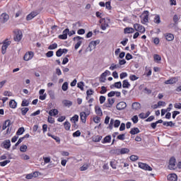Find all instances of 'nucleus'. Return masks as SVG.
Masks as SVG:
<instances>
[{"label": "nucleus", "mask_w": 181, "mask_h": 181, "mask_svg": "<svg viewBox=\"0 0 181 181\" xmlns=\"http://www.w3.org/2000/svg\"><path fill=\"white\" fill-rule=\"evenodd\" d=\"M168 168L170 170H176V169H177V167L176 166V158H175V157L170 159Z\"/></svg>", "instance_id": "obj_1"}, {"label": "nucleus", "mask_w": 181, "mask_h": 181, "mask_svg": "<svg viewBox=\"0 0 181 181\" xmlns=\"http://www.w3.org/2000/svg\"><path fill=\"white\" fill-rule=\"evenodd\" d=\"M9 46H11V41L8 40V39L5 40L3 42V45L1 47L2 54H5V53H6V49L8 47H9Z\"/></svg>", "instance_id": "obj_2"}, {"label": "nucleus", "mask_w": 181, "mask_h": 181, "mask_svg": "<svg viewBox=\"0 0 181 181\" xmlns=\"http://www.w3.org/2000/svg\"><path fill=\"white\" fill-rule=\"evenodd\" d=\"M112 125H114L115 128H118L119 125H121V121L114 119H110V122L109 124V129H112Z\"/></svg>", "instance_id": "obj_3"}, {"label": "nucleus", "mask_w": 181, "mask_h": 181, "mask_svg": "<svg viewBox=\"0 0 181 181\" xmlns=\"http://www.w3.org/2000/svg\"><path fill=\"white\" fill-rule=\"evenodd\" d=\"M90 115V110H87L86 112H81L80 113V118L83 124H86V121H87V117Z\"/></svg>", "instance_id": "obj_4"}, {"label": "nucleus", "mask_w": 181, "mask_h": 181, "mask_svg": "<svg viewBox=\"0 0 181 181\" xmlns=\"http://www.w3.org/2000/svg\"><path fill=\"white\" fill-rule=\"evenodd\" d=\"M142 20H141V23L143 25H145V23H148L149 22V11H144L143 14H142Z\"/></svg>", "instance_id": "obj_5"}, {"label": "nucleus", "mask_w": 181, "mask_h": 181, "mask_svg": "<svg viewBox=\"0 0 181 181\" xmlns=\"http://www.w3.org/2000/svg\"><path fill=\"white\" fill-rule=\"evenodd\" d=\"M134 28L136 32H140V33H145V27H144L141 24L135 23L134 25Z\"/></svg>", "instance_id": "obj_6"}, {"label": "nucleus", "mask_w": 181, "mask_h": 181, "mask_svg": "<svg viewBox=\"0 0 181 181\" xmlns=\"http://www.w3.org/2000/svg\"><path fill=\"white\" fill-rule=\"evenodd\" d=\"M83 39L84 38L80 36H76L74 37V40H77V43L74 46L75 50H77V49H78V47L81 46V43H83V41H81V40Z\"/></svg>", "instance_id": "obj_7"}, {"label": "nucleus", "mask_w": 181, "mask_h": 181, "mask_svg": "<svg viewBox=\"0 0 181 181\" xmlns=\"http://www.w3.org/2000/svg\"><path fill=\"white\" fill-rule=\"evenodd\" d=\"M9 21V15L6 13H3L0 16V22L1 23H6Z\"/></svg>", "instance_id": "obj_8"}, {"label": "nucleus", "mask_w": 181, "mask_h": 181, "mask_svg": "<svg viewBox=\"0 0 181 181\" xmlns=\"http://www.w3.org/2000/svg\"><path fill=\"white\" fill-rule=\"evenodd\" d=\"M139 168L143 169V170H148V172H151L152 170V168L149 165L144 163H139Z\"/></svg>", "instance_id": "obj_9"}, {"label": "nucleus", "mask_w": 181, "mask_h": 181, "mask_svg": "<svg viewBox=\"0 0 181 181\" xmlns=\"http://www.w3.org/2000/svg\"><path fill=\"white\" fill-rule=\"evenodd\" d=\"M34 56L35 54L33 53V52H28L25 54L23 57V60H25V62H29V60H32V59H33Z\"/></svg>", "instance_id": "obj_10"}, {"label": "nucleus", "mask_w": 181, "mask_h": 181, "mask_svg": "<svg viewBox=\"0 0 181 181\" xmlns=\"http://www.w3.org/2000/svg\"><path fill=\"white\" fill-rule=\"evenodd\" d=\"M22 37H23V34L21 30H18L16 33V37H14L15 42H21L22 40Z\"/></svg>", "instance_id": "obj_11"}, {"label": "nucleus", "mask_w": 181, "mask_h": 181, "mask_svg": "<svg viewBox=\"0 0 181 181\" xmlns=\"http://www.w3.org/2000/svg\"><path fill=\"white\" fill-rule=\"evenodd\" d=\"M117 110L119 111H121L122 110H125L127 108V103L125 102H119L117 105H116Z\"/></svg>", "instance_id": "obj_12"}, {"label": "nucleus", "mask_w": 181, "mask_h": 181, "mask_svg": "<svg viewBox=\"0 0 181 181\" xmlns=\"http://www.w3.org/2000/svg\"><path fill=\"white\" fill-rule=\"evenodd\" d=\"M2 148H4V149H9L11 148V140L6 139L1 144Z\"/></svg>", "instance_id": "obj_13"}, {"label": "nucleus", "mask_w": 181, "mask_h": 181, "mask_svg": "<svg viewBox=\"0 0 181 181\" xmlns=\"http://www.w3.org/2000/svg\"><path fill=\"white\" fill-rule=\"evenodd\" d=\"M38 13L37 11H32L30 14L26 16V21H32L33 18L37 16Z\"/></svg>", "instance_id": "obj_14"}, {"label": "nucleus", "mask_w": 181, "mask_h": 181, "mask_svg": "<svg viewBox=\"0 0 181 181\" xmlns=\"http://www.w3.org/2000/svg\"><path fill=\"white\" fill-rule=\"evenodd\" d=\"M100 23H102L100 27L102 30H105L108 28V23H105V18L100 19Z\"/></svg>", "instance_id": "obj_15"}, {"label": "nucleus", "mask_w": 181, "mask_h": 181, "mask_svg": "<svg viewBox=\"0 0 181 181\" xmlns=\"http://www.w3.org/2000/svg\"><path fill=\"white\" fill-rule=\"evenodd\" d=\"M168 180L177 181V175L175 173L170 174V175H168Z\"/></svg>", "instance_id": "obj_16"}, {"label": "nucleus", "mask_w": 181, "mask_h": 181, "mask_svg": "<svg viewBox=\"0 0 181 181\" xmlns=\"http://www.w3.org/2000/svg\"><path fill=\"white\" fill-rule=\"evenodd\" d=\"M165 37L168 42H172V40L175 39V35H173L172 33H166L165 34Z\"/></svg>", "instance_id": "obj_17"}, {"label": "nucleus", "mask_w": 181, "mask_h": 181, "mask_svg": "<svg viewBox=\"0 0 181 181\" xmlns=\"http://www.w3.org/2000/svg\"><path fill=\"white\" fill-rule=\"evenodd\" d=\"M95 112L99 117H103V110H101V107H100V106L95 107Z\"/></svg>", "instance_id": "obj_18"}, {"label": "nucleus", "mask_w": 181, "mask_h": 181, "mask_svg": "<svg viewBox=\"0 0 181 181\" xmlns=\"http://www.w3.org/2000/svg\"><path fill=\"white\" fill-rule=\"evenodd\" d=\"M177 82V78H171L170 79H168L165 81L164 83L165 84H175Z\"/></svg>", "instance_id": "obj_19"}, {"label": "nucleus", "mask_w": 181, "mask_h": 181, "mask_svg": "<svg viewBox=\"0 0 181 181\" xmlns=\"http://www.w3.org/2000/svg\"><path fill=\"white\" fill-rule=\"evenodd\" d=\"M139 132H141L139 129L138 127H134L131 129L129 134H131V135H136V134H139Z\"/></svg>", "instance_id": "obj_20"}, {"label": "nucleus", "mask_w": 181, "mask_h": 181, "mask_svg": "<svg viewBox=\"0 0 181 181\" xmlns=\"http://www.w3.org/2000/svg\"><path fill=\"white\" fill-rule=\"evenodd\" d=\"M158 124H163V120L162 119H159L158 121H156V122H153L151 124V127L153 129H156V126L158 125Z\"/></svg>", "instance_id": "obj_21"}, {"label": "nucleus", "mask_w": 181, "mask_h": 181, "mask_svg": "<svg viewBox=\"0 0 181 181\" xmlns=\"http://www.w3.org/2000/svg\"><path fill=\"white\" fill-rule=\"evenodd\" d=\"M8 127H11V121L9 119L6 120L3 124L2 131H5Z\"/></svg>", "instance_id": "obj_22"}, {"label": "nucleus", "mask_w": 181, "mask_h": 181, "mask_svg": "<svg viewBox=\"0 0 181 181\" xmlns=\"http://www.w3.org/2000/svg\"><path fill=\"white\" fill-rule=\"evenodd\" d=\"M57 114H59V110H57V109H52L49 112V115L50 117H56Z\"/></svg>", "instance_id": "obj_23"}, {"label": "nucleus", "mask_w": 181, "mask_h": 181, "mask_svg": "<svg viewBox=\"0 0 181 181\" xmlns=\"http://www.w3.org/2000/svg\"><path fill=\"white\" fill-rule=\"evenodd\" d=\"M8 105L10 108L15 109L18 106V103H16V101H15V100H10Z\"/></svg>", "instance_id": "obj_24"}, {"label": "nucleus", "mask_w": 181, "mask_h": 181, "mask_svg": "<svg viewBox=\"0 0 181 181\" xmlns=\"http://www.w3.org/2000/svg\"><path fill=\"white\" fill-rule=\"evenodd\" d=\"M132 109L136 110H141V103L138 102L133 103Z\"/></svg>", "instance_id": "obj_25"}, {"label": "nucleus", "mask_w": 181, "mask_h": 181, "mask_svg": "<svg viewBox=\"0 0 181 181\" xmlns=\"http://www.w3.org/2000/svg\"><path fill=\"white\" fill-rule=\"evenodd\" d=\"M122 87L123 88H129V87H131V83H129L128 80L125 79L122 81Z\"/></svg>", "instance_id": "obj_26"}, {"label": "nucleus", "mask_w": 181, "mask_h": 181, "mask_svg": "<svg viewBox=\"0 0 181 181\" xmlns=\"http://www.w3.org/2000/svg\"><path fill=\"white\" fill-rule=\"evenodd\" d=\"M111 142V135L106 136L102 141V144H110Z\"/></svg>", "instance_id": "obj_27"}, {"label": "nucleus", "mask_w": 181, "mask_h": 181, "mask_svg": "<svg viewBox=\"0 0 181 181\" xmlns=\"http://www.w3.org/2000/svg\"><path fill=\"white\" fill-rule=\"evenodd\" d=\"M97 45H100V40H96L95 41H91L89 43V47H95Z\"/></svg>", "instance_id": "obj_28"}, {"label": "nucleus", "mask_w": 181, "mask_h": 181, "mask_svg": "<svg viewBox=\"0 0 181 181\" xmlns=\"http://www.w3.org/2000/svg\"><path fill=\"white\" fill-rule=\"evenodd\" d=\"M114 87H115V88H121L122 87V83L121 81L115 82L114 85L110 86V88H114Z\"/></svg>", "instance_id": "obj_29"}, {"label": "nucleus", "mask_w": 181, "mask_h": 181, "mask_svg": "<svg viewBox=\"0 0 181 181\" xmlns=\"http://www.w3.org/2000/svg\"><path fill=\"white\" fill-rule=\"evenodd\" d=\"M154 23H156L157 25H159L160 23V16L156 14L155 17L153 18Z\"/></svg>", "instance_id": "obj_30"}, {"label": "nucleus", "mask_w": 181, "mask_h": 181, "mask_svg": "<svg viewBox=\"0 0 181 181\" xmlns=\"http://www.w3.org/2000/svg\"><path fill=\"white\" fill-rule=\"evenodd\" d=\"M124 32L125 34L134 33L135 32V30H134V28H125Z\"/></svg>", "instance_id": "obj_31"}, {"label": "nucleus", "mask_w": 181, "mask_h": 181, "mask_svg": "<svg viewBox=\"0 0 181 181\" xmlns=\"http://www.w3.org/2000/svg\"><path fill=\"white\" fill-rule=\"evenodd\" d=\"M163 125H164V127H175V123H173V122H172V121L163 122Z\"/></svg>", "instance_id": "obj_32"}, {"label": "nucleus", "mask_w": 181, "mask_h": 181, "mask_svg": "<svg viewBox=\"0 0 181 181\" xmlns=\"http://www.w3.org/2000/svg\"><path fill=\"white\" fill-rule=\"evenodd\" d=\"M125 153H129V150L127 148H120V155H125Z\"/></svg>", "instance_id": "obj_33"}, {"label": "nucleus", "mask_w": 181, "mask_h": 181, "mask_svg": "<svg viewBox=\"0 0 181 181\" xmlns=\"http://www.w3.org/2000/svg\"><path fill=\"white\" fill-rule=\"evenodd\" d=\"M23 132H25L24 127H20L18 131L16 132V135L19 136V135H23Z\"/></svg>", "instance_id": "obj_34"}, {"label": "nucleus", "mask_w": 181, "mask_h": 181, "mask_svg": "<svg viewBox=\"0 0 181 181\" xmlns=\"http://www.w3.org/2000/svg\"><path fill=\"white\" fill-rule=\"evenodd\" d=\"M64 127L66 131H70V127H71V124H70V122L66 121L64 123Z\"/></svg>", "instance_id": "obj_35"}, {"label": "nucleus", "mask_w": 181, "mask_h": 181, "mask_svg": "<svg viewBox=\"0 0 181 181\" xmlns=\"http://www.w3.org/2000/svg\"><path fill=\"white\" fill-rule=\"evenodd\" d=\"M48 136H51V138H52L53 139H54V141H56V142H60V137L57 136H54V135H52L51 134L48 133L47 134Z\"/></svg>", "instance_id": "obj_36"}, {"label": "nucleus", "mask_w": 181, "mask_h": 181, "mask_svg": "<svg viewBox=\"0 0 181 181\" xmlns=\"http://www.w3.org/2000/svg\"><path fill=\"white\" fill-rule=\"evenodd\" d=\"M103 139V136H95V137L93 138V142H100Z\"/></svg>", "instance_id": "obj_37"}, {"label": "nucleus", "mask_w": 181, "mask_h": 181, "mask_svg": "<svg viewBox=\"0 0 181 181\" xmlns=\"http://www.w3.org/2000/svg\"><path fill=\"white\" fill-rule=\"evenodd\" d=\"M71 121L74 123L76 124V122H78V115H75L74 117L71 118Z\"/></svg>", "instance_id": "obj_38"}, {"label": "nucleus", "mask_w": 181, "mask_h": 181, "mask_svg": "<svg viewBox=\"0 0 181 181\" xmlns=\"http://www.w3.org/2000/svg\"><path fill=\"white\" fill-rule=\"evenodd\" d=\"M62 88L63 91H67V90H69V83L64 82L62 84Z\"/></svg>", "instance_id": "obj_39"}, {"label": "nucleus", "mask_w": 181, "mask_h": 181, "mask_svg": "<svg viewBox=\"0 0 181 181\" xmlns=\"http://www.w3.org/2000/svg\"><path fill=\"white\" fill-rule=\"evenodd\" d=\"M111 153H113L114 155H121V150L120 148L112 150Z\"/></svg>", "instance_id": "obj_40"}, {"label": "nucleus", "mask_w": 181, "mask_h": 181, "mask_svg": "<svg viewBox=\"0 0 181 181\" xmlns=\"http://www.w3.org/2000/svg\"><path fill=\"white\" fill-rule=\"evenodd\" d=\"M63 103L65 107H71L73 105V102L70 100H64Z\"/></svg>", "instance_id": "obj_41"}, {"label": "nucleus", "mask_w": 181, "mask_h": 181, "mask_svg": "<svg viewBox=\"0 0 181 181\" xmlns=\"http://www.w3.org/2000/svg\"><path fill=\"white\" fill-rule=\"evenodd\" d=\"M54 49H57V43L52 44L48 47V50H54Z\"/></svg>", "instance_id": "obj_42"}, {"label": "nucleus", "mask_w": 181, "mask_h": 181, "mask_svg": "<svg viewBox=\"0 0 181 181\" xmlns=\"http://www.w3.org/2000/svg\"><path fill=\"white\" fill-rule=\"evenodd\" d=\"M28 111H29V107H23V108H21L22 115H26V114L28 113Z\"/></svg>", "instance_id": "obj_43"}, {"label": "nucleus", "mask_w": 181, "mask_h": 181, "mask_svg": "<svg viewBox=\"0 0 181 181\" xmlns=\"http://www.w3.org/2000/svg\"><path fill=\"white\" fill-rule=\"evenodd\" d=\"M8 163H11V160H6L4 161H1L0 162V166H6V165H8Z\"/></svg>", "instance_id": "obj_44"}, {"label": "nucleus", "mask_w": 181, "mask_h": 181, "mask_svg": "<svg viewBox=\"0 0 181 181\" xmlns=\"http://www.w3.org/2000/svg\"><path fill=\"white\" fill-rule=\"evenodd\" d=\"M56 56H57V57H62V56H63V52L62 51V48L59 49L56 52Z\"/></svg>", "instance_id": "obj_45"}, {"label": "nucleus", "mask_w": 181, "mask_h": 181, "mask_svg": "<svg viewBox=\"0 0 181 181\" xmlns=\"http://www.w3.org/2000/svg\"><path fill=\"white\" fill-rule=\"evenodd\" d=\"M21 152H26L28 151V146L26 145H22L20 147Z\"/></svg>", "instance_id": "obj_46"}, {"label": "nucleus", "mask_w": 181, "mask_h": 181, "mask_svg": "<svg viewBox=\"0 0 181 181\" xmlns=\"http://www.w3.org/2000/svg\"><path fill=\"white\" fill-rule=\"evenodd\" d=\"M35 175V177H36V175H37V172L34 173L33 174H28L26 175L25 178L27 179H33V177H34Z\"/></svg>", "instance_id": "obj_47"}, {"label": "nucleus", "mask_w": 181, "mask_h": 181, "mask_svg": "<svg viewBox=\"0 0 181 181\" xmlns=\"http://www.w3.org/2000/svg\"><path fill=\"white\" fill-rule=\"evenodd\" d=\"M118 67H119V65L112 64L109 69L110 70L113 71V70H115V69H118Z\"/></svg>", "instance_id": "obj_48"}, {"label": "nucleus", "mask_w": 181, "mask_h": 181, "mask_svg": "<svg viewBox=\"0 0 181 181\" xmlns=\"http://www.w3.org/2000/svg\"><path fill=\"white\" fill-rule=\"evenodd\" d=\"M78 88H80V90H81V91L84 90V83L83 82H79L77 84Z\"/></svg>", "instance_id": "obj_49"}, {"label": "nucleus", "mask_w": 181, "mask_h": 181, "mask_svg": "<svg viewBox=\"0 0 181 181\" xmlns=\"http://www.w3.org/2000/svg\"><path fill=\"white\" fill-rule=\"evenodd\" d=\"M105 100H106L105 96L104 95L100 96L99 98L100 104H104V103H105Z\"/></svg>", "instance_id": "obj_50"}, {"label": "nucleus", "mask_w": 181, "mask_h": 181, "mask_svg": "<svg viewBox=\"0 0 181 181\" xmlns=\"http://www.w3.org/2000/svg\"><path fill=\"white\" fill-rule=\"evenodd\" d=\"M138 78H139V77L136 76V75L129 76V80H131L132 81H136V80H138Z\"/></svg>", "instance_id": "obj_51"}, {"label": "nucleus", "mask_w": 181, "mask_h": 181, "mask_svg": "<svg viewBox=\"0 0 181 181\" xmlns=\"http://www.w3.org/2000/svg\"><path fill=\"white\" fill-rule=\"evenodd\" d=\"M153 59L156 62H160L162 60V57H160L159 54H154Z\"/></svg>", "instance_id": "obj_52"}, {"label": "nucleus", "mask_w": 181, "mask_h": 181, "mask_svg": "<svg viewBox=\"0 0 181 181\" xmlns=\"http://www.w3.org/2000/svg\"><path fill=\"white\" fill-rule=\"evenodd\" d=\"M4 95H5L6 97H12L13 95L11 91L6 90L4 92Z\"/></svg>", "instance_id": "obj_53"}, {"label": "nucleus", "mask_w": 181, "mask_h": 181, "mask_svg": "<svg viewBox=\"0 0 181 181\" xmlns=\"http://www.w3.org/2000/svg\"><path fill=\"white\" fill-rule=\"evenodd\" d=\"M22 107H28L29 106V102L26 100H23L21 103Z\"/></svg>", "instance_id": "obj_54"}, {"label": "nucleus", "mask_w": 181, "mask_h": 181, "mask_svg": "<svg viewBox=\"0 0 181 181\" xmlns=\"http://www.w3.org/2000/svg\"><path fill=\"white\" fill-rule=\"evenodd\" d=\"M80 135H81V132H80V130H77L76 132L73 133L74 138H76L77 136H80Z\"/></svg>", "instance_id": "obj_55"}, {"label": "nucleus", "mask_w": 181, "mask_h": 181, "mask_svg": "<svg viewBox=\"0 0 181 181\" xmlns=\"http://www.w3.org/2000/svg\"><path fill=\"white\" fill-rule=\"evenodd\" d=\"M139 159V157L138 156L132 155L130 156V160H132L133 162H135V160H138Z\"/></svg>", "instance_id": "obj_56"}, {"label": "nucleus", "mask_w": 181, "mask_h": 181, "mask_svg": "<svg viewBox=\"0 0 181 181\" xmlns=\"http://www.w3.org/2000/svg\"><path fill=\"white\" fill-rule=\"evenodd\" d=\"M119 77L121 80H123V78H125V77H128V74L127 72H122L120 74Z\"/></svg>", "instance_id": "obj_57"}, {"label": "nucleus", "mask_w": 181, "mask_h": 181, "mask_svg": "<svg viewBox=\"0 0 181 181\" xmlns=\"http://www.w3.org/2000/svg\"><path fill=\"white\" fill-rule=\"evenodd\" d=\"M48 95H49L50 98H52V100H54V91L49 90L48 91Z\"/></svg>", "instance_id": "obj_58"}, {"label": "nucleus", "mask_w": 181, "mask_h": 181, "mask_svg": "<svg viewBox=\"0 0 181 181\" xmlns=\"http://www.w3.org/2000/svg\"><path fill=\"white\" fill-rule=\"evenodd\" d=\"M107 103L110 104V105H114V103H115V99L114 98H108Z\"/></svg>", "instance_id": "obj_59"}, {"label": "nucleus", "mask_w": 181, "mask_h": 181, "mask_svg": "<svg viewBox=\"0 0 181 181\" xmlns=\"http://www.w3.org/2000/svg\"><path fill=\"white\" fill-rule=\"evenodd\" d=\"M132 121L134 122V124H138V115H134L132 118Z\"/></svg>", "instance_id": "obj_60"}, {"label": "nucleus", "mask_w": 181, "mask_h": 181, "mask_svg": "<svg viewBox=\"0 0 181 181\" xmlns=\"http://www.w3.org/2000/svg\"><path fill=\"white\" fill-rule=\"evenodd\" d=\"M117 139H119V141H124V139H125V135L124 134H119L117 136Z\"/></svg>", "instance_id": "obj_61"}, {"label": "nucleus", "mask_w": 181, "mask_h": 181, "mask_svg": "<svg viewBox=\"0 0 181 181\" xmlns=\"http://www.w3.org/2000/svg\"><path fill=\"white\" fill-rule=\"evenodd\" d=\"M105 93H107V88L105 86H102L100 94H105Z\"/></svg>", "instance_id": "obj_62"}, {"label": "nucleus", "mask_w": 181, "mask_h": 181, "mask_svg": "<svg viewBox=\"0 0 181 181\" xmlns=\"http://www.w3.org/2000/svg\"><path fill=\"white\" fill-rule=\"evenodd\" d=\"M47 121L49 124H54V118L52 117V116L48 117Z\"/></svg>", "instance_id": "obj_63"}, {"label": "nucleus", "mask_w": 181, "mask_h": 181, "mask_svg": "<svg viewBox=\"0 0 181 181\" xmlns=\"http://www.w3.org/2000/svg\"><path fill=\"white\" fill-rule=\"evenodd\" d=\"M77 33L78 35H84V33H86V30L81 28L78 30Z\"/></svg>", "instance_id": "obj_64"}]
</instances>
